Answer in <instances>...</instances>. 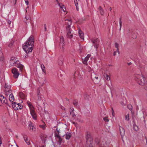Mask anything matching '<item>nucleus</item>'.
<instances>
[{
    "mask_svg": "<svg viewBox=\"0 0 147 147\" xmlns=\"http://www.w3.org/2000/svg\"><path fill=\"white\" fill-rule=\"evenodd\" d=\"M92 141L90 142H89V144H87L89 146V147H92Z\"/></svg>",
    "mask_w": 147,
    "mask_h": 147,
    "instance_id": "nucleus-36",
    "label": "nucleus"
},
{
    "mask_svg": "<svg viewBox=\"0 0 147 147\" xmlns=\"http://www.w3.org/2000/svg\"><path fill=\"white\" fill-rule=\"evenodd\" d=\"M0 100L2 104H6L7 106L10 107V106L7 103V100L6 98L5 97H4L3 95H1L0 96Z\"/></svg>",
    "mask_w": 147,
    "mask_h": 147,
    "instance_id": "nucleus-5",
    "label": "nucleus"
},
{
    "mask_svg": "<svg viewBox=\"0 0 147 147\" xmlns=\"http://www.w3.org/2000/svg\"><path fill=\"white\" fill-rule=\"evenodd\" d=\"M4 87L5 89H7L8 90H9L10 87V86L7 85L6 83H5V85Z\"/></svg>",
    "mask_w": 147,
    "mask_h": 147,
    "instance_id": "nucleus-30",
    "label": "nucleus"
},
{
    "mask_svg": "<svg viewBox=\"0 0 147 147\" xmlns=\"http://www.w3.org/2000/svg\"><path fill=\"white\" fill-rule=\"evenodd\" d=\"M88 59L87 57H85L83 61V63L85 64H87V61L88 60Z\"/></svg>",
    "mask_w": 147,
    "mask_h": 147,
    "instance_id": "nucleus-33",
    "label": "nucleus"
},
{
    "mask_svg": "<svg viewBox=\"0 0 147 147\" xmlns=\"http://www.w3.org/2000/svg\"><path fill=\"white\" fill-rule=\"evenodd\" d=\"M12 106L14 110H19V103L17 104L16 102H14L12 103Z\"/></svg>",
    "mask_w": 147,
    "mask_h": 147,
    "instance_id": "nucleus-10",
    "label": "nucleus"
},
{
    "mask_svg": "<svg viewBox=\"0 0 147 147\" xmlns=\"http://www.w3.org/2000/svg\"><path fill=\"white\" fill-rule=\"evenodd\" d=\"M129 113H128L127 115H126L125 116V119L126 120L129 121Z\"/></svg>",
    "mask_w": 147,
    "mask_h": 147,
    "instance_id": "nucleus-32",
    "label": "nucleus"
},
{
    "mask_svg": "<svg viewBox=\"0 0 147 147\" xmlns=\"http://www.w3.org/2000/svg\"><path fill=\"white\" fill-rule=\"evenodd\" d=\"M23 138L26 143L28 145H30V140L29 139L27 136L25 135H23Z\"/></svg>",
    "mask_w": 147,
    "mask_h": 147,
    "instance_id": "nucleus-15",
    "label": "nucleus"
},
{
    "mask_svg": "<svg viewBox=\"0 0 147 147\" xmlns=\"http://www.w3.org/2000/svg\"><path fill=\"white\" fill-rule=\"evenodd\" d=\"M26 3L27 5L29 4V2L28 0H25Z\"/></svg>",
    "mask_w": 147,
    "mask_h": 147,
    "instance_id": "nucleus-49",
    "label": "nucleus"
},
{
    "mask_svg": "<svg viewBox=\"0 0 147 147\" xmlns=\"http://www.w3.org/2000/svg\"><path fill=\"white\" fill-rule=\"evenodd\" d=\"M62 50L63 51L64 50V47H63L64 45H63V44L62 45Z\"/></svg>",
    "mask_w": 147,
    "mask_h": 147,
    "instance_id": "nucleus-54",
    "label": "nucleus"
},
{
    "mask_svg": "<svg viewBox=\"0 0 147 147\" xmlns=\"http://www.w3.org/2000/svg\"><path fill=\"white\" fill-rule=\"evenodd\" d=\"M55 137H57L59 139V140L57 142V143L59 145H61V144L62 142V139L60 136V135H55Z\"/></svg>",
    "mask_w": 147,
    "mask_h": 147,
    "instance_id": "nucleus-13",
    "label": "nucleus"
},
{
    "mask_svg": "<svg viewBox=\"0 0 147 147\" xmlns=\"http://www.w3.org/2000/svg\"><path fill=\"white\" fill-rule=\"evenodd\" d=\"M9 98V100L10 101L13 102L14 101V97L12 93H11L10 94Z\"/></svg>",
    "mask_w": 147,
    "mask_h": 147,
    "instance_id": "nucleus-19",
    "label": "nucleus"
},
{
    "mask_svg": "<svg viewBox=\"0 0 147 147\" xmlns=\"http://www.w3.org/2000/svg\"><path fill=\"white\" fill-rule=\"evenodd\" d=\"M121 137L123 136L125 133V131L123 128L120 126L119 127Z\"/></svg>",
    "mask_w": 147,
    "mask_h": 147,
    "instance_id": "nucleus-14",
    "label": "nucleus"
},
{
    "mask_svg": "<svg viewBox=\"0 0 147 147\" xmlns=\"http://www.w3.org/2000/svg\"><path fill=\"white\" fill-rule=\"evenodd\" d=\"M64 8V9L63 8V7H62V10H63V11L64 12H65V11H66V9L65 8Z\"/></svg>",
    "mask_w": 147,
    "mask_h": 147,
    "instance_id": "nucleus-53",
    "label": "nucleus"
},
{
    "mask_svg": "<svg viewBox=\"0 0 147 147\" xmlns=\"http://www.w3.org/2000/svg\"><path fill=\"white\" fill-rule=\"evenodd\" d=\"M136 77V78L138 80L136 81L139 85L143 86L147 84V79L142 74L137 75Z\"/></svg>",
    "mask_w": 147,
    "mask_h": 147,
    "instance_id": "nucleus-2",
    "label": "nucleus"
},
{
    "mask_svg": "<svg viewBox=\"0 0 147 147\" xmlns=\"http://www.w3.org/2000/svg\"><path fill=\"white\" fill-rule=\"evenodd\" d=\"M2 144V142L1 140H0V146L1 145V144Z\"/></svg>",
    "mask_w": 147,
    "mask_h": 147,
    "instance_id": "nucleus-63",
    "label": "nucleus"
},
{
    "mask_svg": "<svg viewBox=\"0 0 147 147\" xmlns=\"http://www.w3.org/2000/svg\"><path fill=\"white\" fill-rule=\"evenodd\" d=\"M92 79L94 81V82L95 83H97L98 81V78L97 76H95V77H94V76L93 75H92L91 76Z\"/></svg>",
    "mask_w": 147,
    "mask_h": 147,
    "instance_id": "nucleus-16",
    "label": "nucleus"
},
{
    "mask_svg": "<svg viewBox=\"0 0 147 147\" xmlns=\"http://www.w3.org/2000/svg\"><path fill=\"white\" fill-rule=\"evenodd\" d=\"M5 95L8 96L10 92L11 91V90H10L5 89Z\"/></svg>",
    "mask_w": 147,
    "mask_h": 147,
    "instance_id": "nucleus-29",
    "label": "nucleus"
},
{
    "mask_svg": "<svg viewBox=\"0 0 147 147\" xmlns=\"http://www.w3.org/2000/svg\"><path fill=\"white\" fill-rule=\"evenodd\" d=\"M116 53H117L116 51H114V52L113 54L114 56H115L116 55Z\"/></svg>",
    "mask_w": 147,
    "mask_h": 147,
    "instance_id": "nucleus-58",
    "label": "nucleus"
},
{
    "mask_svg": "<svg viewBox=\"0 0 147 147\" xmlns=\"http://www.w3.org/2000/svg\"><path fill=\"white\" fill-rule=\"evenodd\" d=\"M19 61H16L14 63L12 64L11 63L10 65L11 66L14 65L18 68H19L20 70L22 71L23 69L24 66L23 65L19 63Z\"/></svg>",
    "mask_w": 147,
    "mask_h": 147,
    "instance_id": "nucleus-3",
    "label": "nucleus"
},
{
    "mask_svg": "<svg viewBox=\"0 0 147 147\" xmlns=\"http://www.w3.org/2000/svg\"><path fill=\"white\" fill-rule=\"evenodd\" d=\"M56 130L57 131L58 134H57L56 133H55V135H59V133H60L59 130H58V128H57L56 129Z\"/></svg>",
    "mask_w": 147,
    "mask_h": 147,
    "instance_id": "nucleus-40",
    "label": "nucleus"
},
{
    "mask_svg": "<svg viewBox=\"0 0 147 147\" xmlns=\"http://www.w3.org/2000/svg\"><path fill=\"white\" fill-rule=\"evenodd\" d=\"M19 95L20 97L22 99H24L26 97L25 94L22 92H19Z\"/></svg>",
    "mask_w": 147,
    "mask_h": 147,
    "instance_id": "nucleus-23",
    "label": "nucleus"
},
{
    "mask_svg": "<svg viewBox=\"0 0 147 147\" xmlns=\"http://www.w3.org/2000/svg\"><path fill=\"white\" fill-rule=\"evenodd\" d=\"M65 21H68V22L66 23L67 25V26L66 28V30H70L71 29L70 27L72 23L71 21L70 20H67Z\"/></svg>",
    "mask_w": 147,
    "mask_h": 147,
    "instance_id": "nucleus-11",
    "label": "nucleus"
},
{
    "mask_svg": "<svg viewBox=\"0 0 147 147\" xmlns=\"http://www.w3.org/2000/svg\"><path fill=\"white\" fill-rule=\"evenodd\" d=\"M27 103L29 107L30 110H31L32 109H34L33 106L32 105L30 102L28 101L27 102Z\"/></svg>",
    "mask_w": 147,
    "mask_h": 147,
    "instance_id": "nucleus-24",
    "label": "nucleus"
},
{
    "mask_svg": "<svg viewBox=\"0 0 147 147\" xmlns=\"http://www.w3.org/2000/svg\"><path fill=\"white\" fill-rule=\"evenodd\" d=\"M37 95L40 96V92L39 91H38Z\"/></svg>",
    "mask_w": 147,
    "mask_h": 147,
    "instance_id": "nucleus-55",
    "label": "nucleus"
},
{
    "mask_svg": "<svg viewBox=\"0 0 147 147\" xmlns=\"http://www.w3.org/2000/svg\"><path fill=\"white\" fill-rule=\"evenodd\" d=\"M65 138L67 140H69L71 137V134L70 133L67 132L65 134Z\"/></svg>",
    "mask_w": 147,
    "mask_h": 147,
    "instance_id": "nucleus-20",
    "label": "nucleus"
},
{
    "mask_svg": "<svg viewBox=\"0 0 147 147\" xmlns=\"http://www.w3.org/2000/svg\"><path fill=\"white\" fill-rule=\"evenodd\" d=\"M64 61V58L63 56H61L59 58L58 63L60 65H62Z\"/></svg>",
    "mask_w": 147,
    "mask_h": 147,
    "instance_id": "nucleus-9",
    "label": "nucleus"
},
{
    "mask_svg": "<svg viewBox=\"0 0 147 147\" xmlns=\"http://www.w3.org/2000/svg\"><path fill=\"white\" fill-rule=\"evenodd\" d=\"M103 119L104 120L107 121H109V119L107 118L106 117L104 118Z\"/></svg>",
    "mask_w": 147,
    "mask_h": 147,
    "instance_id": "nucleus-50",
    "label": "nucleus"
},
{
    "mask_svg": "<svg viewBox=\"0 0 147 147\" xmlns=\"http://www.w3.org/2000/svg\"><path fill=\"white\" fill-rule=\"evenodd\" d=\"M78 32H79V36H80L81 38L84 40V33L82 32V31H81L80 30Z\"/></svg>",
    "mask_w": 147,
    "mask_h": 147,
    "instance_id": "nucleus-18",
    "label": "nucleus"
},
{
    "mask_svg": "<svg viewBox=\"0 0 147 147\" xmlns=\"http://www.w3.org/2000/svg\"><path fill=\"white\" fill-rule=\"evenodd\" d=\"M40 126H42V127L43 128V129H45V126H43V125H40Z\"/></svg>",
    "mask_w": 147,
    "mask_h": 147,
    "instance_id": "nucleus-56",
    "label": "nucleus"
},
{
    "mask_svg": "<svg viewBox=\"0 0 147 147\" xmlns=\"http://www.w3.org/2000/svg\"><path fill=\"white\" fill-rule=\"evenodd\" d=\"M131 62H129V63H128V65H131Z\"/></svg>",
    "mask_w": 147,
    "mask_h": 147,
    "instance_id": "nucleus-60",
    "label": "nucleus"
},
{
    "mask_svg": "<svg viewBox=\"0 0 147 147\" xmlns=\"http://www.w3.org/2000/svg\"><path fill=\"white\" fill-rule=\"evenodd\" d=\"M111 109H112V115L113 116H115V113H114V110L113 109V108L112 107L111 108Z\"/></svg>",
    "mask_w": 147,
    "mask_h": 147,
    "instance_id": "nucleus-42",
    "label": "nucleus"
},
{
    "mask_svg": "<svg viewBox=\"0 0 147 147\" xmlns=\"http://www.w3.org/2000/svg\"><path fill=\"white\" fill-rule=\"evenodd\" d=\"M109 10L111 11L112 8H111V7H110V8L109 9Z\"/></svg>",
    "mask_w": 147,
    "mask_h": 147,
    "instance_id": "nucleus-62",
    "label": "nucleus"
},
{
    "mask_svg": "<svg viewBox=\"0 0 147 147\" xmlns=\"http://www.w3.org/2000/svg\"><path fill=\"white\" fill-rule=\"evenodd\" d=\"M7 23L9 24L10 25L11 23V22L10 20H7Z\"/></svg>",
    "mask_w": 147,
    "mask_h": 147,
    "instance_id": "nucleus-48",
    "label": "nucleus"
},
{
    "mask_svg": "<svg viewBox=\"0 0 147 147\" xmlns=\"http://www.w3.org/2000/svg\"><path fill=\"white\" fill-rule=\"evenodd\" d=\"M98 9L101 15H104V11L102 8L101 6H100Z\"/></svg>",
    "mask_w": 147,
    "mask_h": 147,
    "instance_id": "nucleus-22",
    "label": "nucleus"
},
{
    "mask_svg": "<svg viewBox=\"0 0 147 147\" xmlns=\"http://www.w3.org/2000/svg\"><path fill=\"white\" fill-rule=\"evenodd\" d=\"M47 136L45 135H44L43 134H41L40 135V137L42 142L45 144V142L47 140L46 139Z\"/></svg>",
    "mask_w": 147,
    "mask_h": 147,
    "instance_id": "nucleus-12",
    "label": "nucleus"
},
{
    "mask_svg": "<svg viewBox=\"0 0 147 147\" xmlns=\"http://www.w3.org/2000/svg\"><path fill=\"white\" fill-rule=\"evenodd\" d=\"M66 99L67 101H69V99L68 98H66Z\"/></svg>",
    "mask_w": 147,
    "mask_h": 147,
    "instance_id": "nucleus-64",
    "label": "nucleus"
},
{
    "mask_svg": "<svg viewBox=\"0 0 147 147\" xmlns=\"http://www.w3.org/2000/svg\"><path fill=\"white\" fill-rule=\"evenodd\" d=\"M91 133L90 132L87 131V134L86 135V142L87 144H89V142L92 141V138L91 136Z\"/></svg>",
    "mask_w": 147,
    "mask_h": 147,
    "instance_id": "nucleus-4",
    "label": "nucleus"
},
{
    "mask_svg": "<svg viewBox=\"0 0 147 147\" xmlns=\"http://www.w3.org/2000/svg\"><path fill=\"white\" fill-rule=\"evenodd\" d=\"M119 25H120V28H119V30H121V26H122V22H121V18H120L119 19Z\"/></svg>",
    "mask_w": 147,
    "mask_h": 147,
    "instance_id": "nucleus-35",
    "label": "nucleus"
},
{
    "mask_svg": "<svg viewBox=\"0 0 147 147\" xmlns=\"http://www.w3.org/2000/svg\"><path fill=\"white\" fill-rule=\"evenodd\" d=\"M12 72L13 74V76L15 78H17L19 74L18 71L16 68H14L12 69Z\"/></svg>",
    "mask_w": 147,
    "mask_h": 147,
    "instance_id": "nucleus-6",
    "label": "nucleus"
},
{
    "mask_svg": "<svg viewBox=\"0 0 147 147\" xmlns=\"http://www.w3.org/2000/svg\"><path fill=\"white\" fill-rule=\"evenodd\" d=\"M44 27L45 31L46 32L47 30V26H46V24H44Z\"/></svg>",
    "mask_w": 147,
    "mask_h": 147,
    "instance_id": "nucleus-45",
    "label": "nucleus"
},
{
    "mask_svg": "<svg viewBox=\"0 0 147 147\" xmlns=\"http://www.w3.org/2000/svg\"><path fill=\"white\" fill-rule=\"evenodd\" d=\"M76 116V115L74 113H73L72 115V117H74Z\"/></svg>",
    "mask_w": 147,
    "mask_h": 147,
    "instance_id": "nucleus-51",
    "label": "nucleus"
},
{
    "mask_svg": "<svg viewBox=\"0 0 147 147\" xmlns=\"http://www.w3.org/2000/svg\"><path fill=\"white\" fill-rule=\"evenodd\" d=\"M34 38L33 36H31L25 42V45L23 46V48L27 53L31 52L34 46Z\"/></svg>",
    "mask_w": 147,
    "mask_h": 147,
    "instance_id": "nucleus-1",
    "label": "nucleus"
},
{
    "mask_svg": "<svg viewBox=\"0 0 147 147\" xmlns=\"http://www.w3.org/2000/svg\"><path fill=\"white\" fill-rule=\"evenodd\" d=\"M117 51L118 53L119 54V49H118V50L117 49Z\"/></svg>",
    "mask_w": 147,
    "mask_h": 147,
    "instance_id": "nucleus-61",
    "label": "nucleus"
},
{
    "mask_svg": "<svg viewBox=\"0 0 147 147\" xmlns=\"http://www.w3.org/2000/svg\"><path fill=\"white\" fill-rule=\"evenodd\" d=\"M15 60V58L13 57H11V59H10V61H13Z\"/></svg>",
    "mask_w": 147,
    "mask_h": 147,
    "instance_id": "nucleus-46",
    "label": "nucleus"
},
{
    "mask_svg": "<svg viewBox=\"0 0 147 147\" xmlns=\"http://www.w3.org/2000/svg\"><path fill=\"white\" fill-rule=\"evenodd\" d=\"M91 55L90 54H88L87 55V57H88V59H89L91 56Z\"/></svg>",
    "mask_w": 147,
    "mask_h": 147,
    "instance_id": "nucleus-52",
    "label": "nucleus"
},
{
    "mask_svg": "<svg viewBox=\"0 0 147 147\" xmlns=\"http://www.w3.org/2000/svg\"><path fill=\"white\" fill-rule=\"evenodd\" d=\"M92 41L94 44V47L97 49L99 45V41L97 38H94L92 40Z\"/></svg>",
    "mask_w": 147,
    "mask_h": 147,
    "instance_id": "nucleus-7",
    "label": "nucleus"
},
{
    "mask_svg": "<svg viewBox=\"0 0 147 147\" xmlns=\"http://www.w3.org/2000/svg\"><path fill=\"white\" fill-rule=\"evenodd\" d=\"M127 107L128 109L129 110H131L132 109V106L131 105H127Z\"/></svg>",
    "mask_w": 147,
    "mask_h": 147,
    "instance_id": "nucleus-39",
    "label": "nucleus"
},
{
    "mask_svg": "<svg viewBox=\"0 0 147 147\" xmlns=\"http://www.w3.org/2000/svg\"><path fill=\"white\" fill-rule=\"evenodd\" d=\"M38 96V99H37V102H38V105L40 106L38 104H39V103H38V101H40L41 100V97L40 96L37 95Z\"/></svg>",
    "mask_w": 147,
    "mask_h": 147,
    "instance_id": "nucleus-34",
    "label": "nucleus"
},
{
    "mask_svg": "<svg viewBox=\"0 0 147 147\" xmlns=\"http://www.w3.org/2000/svg\"><path fill=\"white\" fill-rule=\"evenodd\" d=\"M119 45L117 42L115 43V47L117 48V50L119 49Z\"/></svg>",
    "mask_w": 147,
    "mask_h": 147,
    "instance_id": "nucleus-38",
    "label": "nucleus"
},
{
    "mask_svg": "<svg viewBox=\"0 0 147 147\" xmlns=\"http://www.w3.org/2000/svg\"><path fill=\"white\" fill-rule=\"evenodd\" d=\"M133 128L134 130L136 131H137L139 130L138 127L136 125H133Z\"/></svg>",
    "mask_w": 147,
    "mask_h": 147,
    "instance_id": "nucleus-31",
    "label": "nucleus"
},
{
    "mask_svg": "<svg viewBox=\"0 0 147 147\" xmlns=\"http://www.w3.org/2000/svg\"><path fill=\"white\" fill-rule=\"evenodd\" d=\"M74 2L76 7V9L77 11H78V0H74Z\"/></svg>",
    "mask_w": 147,
    "mask_h": 147,
    "instance_id": "nucleus-26",
    "label": "nucleus"
},
{
    "mask_svg": "<svg viewBox=\"0 0 147 147\" xmlns=\"http://www.w3.org/2000/svg\"><path fill=\"white\" fill-rule=\"evenodd\" d=\"M67 30L68 31L67 32V37L69 38H71L73 37V34L71 33L70 30Z\"/></svg>",
    "mask_w": 147,
    "mask_h": 147,
    "instance_id": "nucleus-17",
    "label": "nucleus"
},
{
    "mask_svg": "<svg viewBox=\"0 0 147 147\" xmlns=\"http://www.w3.org/2000/svg\"><path fill=\"white\" fill-rule=\"evenodd\" d=\"M74 109H70V111H69L70 114H71L72 113H74L73 111H74Z\"/></svg>",
    "mask_w": 147,
    "mask_h": 147,
    "instance_id": "nucleus-43",
    "label": "nucleus"
},
{
    "mask_svg": "<svg viewBox=\"0 0 147 147\" xmlns=\"http://www.w3.org/2000/svg\"><path fill=\"white\" fill-rule=\"evenodd\" d=\"M4 60V59H3V58H2V57H1V59H0V61H3Z\"/></svg>",
    "mask_w": 147,
    "mask_h": 147,
    "instance_id": "nucleus-57",
    "label": "nucleus"
},
{
    "mask_svg": "<svg viewBox=\"0 0 147 147\" xmlns=\"http://www.w3.org/2000/svg\"><path fill=\"white\" fill-rule=\"evenodd\" d=\"M43 67H42V68H41L43 72H45V67L44 65H43Z\"/></svg>",
    "mask_w": 147,
    "mask_h": 147,
    "instance_id": "nucleus-44",
    "label": "nucleus"
},
{
    "mask_svg": "<svg viewBox=\"0 0 147 147\" xmlns=\"http://www.w3.org/2000/svg\"><path fill=\"white\" fill-rule=\"evenodd\" d=\"M64 38L63 36H61L60 37V45H64Z\"/></svg>",
    "mask_w": 147,
    "mask_h": 147,
    "instance_id": "nucleus-27",
    "label": "nucleus"
},
{
    "mask_svg": "<svg viewBox=\"0 0 147 147\" xmlns=\"http://www.w3.org/2000/svg\"><path fill=\"white\" fill-rule=\"evenodd\" d=\"M77 120L78 121L81 122H82V121H81L80 119H77Z\"/></svg>",
    "mask_w": 147,
    "mask_h": 147,
    "instance_id": "nucleus-59",
    "label": "nucleus"
},
{
    "mask_svg": "<svg viewBox=\"0 0 147 147\" xmlns=\"http://www.w3.org/2000/svg\"><path fill=\"white\" fill-rule=\"evenodd\" d=\"M32 123L31 122L29 124V127L30 129H31L32 131H34L35 130V128H34V127L32 125Z\"/></svg>",
    "mask_w": 147,
    "mask_h": 147,
    "instance_id": "nucleus-25",
    "label": "nucleus"
},
{
    "mask_svg": "<svg viewBox=\"0 0 147 147\" xmlns=\"http://www.w3.org/2000/svg\"><path fill=\"white\" fill-rule=\"evenodd\" d=\"M104 78L107 80L109 81L110 79L109 76L106 73H105L103 75Z\"/></svg>",
    "mask_w": 147,
    "mask_h": 147,
    "instance_id": "nucleus-21",
    "label": "nucleus"
},
{
    "mask_svg": "<svg viewBox=\"0 0 147 147\" xmlns=\"http://www.w3.org/2000/svg\"><path fill=\"white\" fill-rule=\"evenodd\" d=\"M13 45V42H11L10 43L9 45V46L11 47L12 45Z\"/></svg>",
    "mask_w": 147,
    "mask_h": 147,
    "instance_id": "nucleus-47",
    "label": "nucleus"
},
{
    "mask_svg": "<svg viewBox=\"0 0 147 147\" xmlns=\"http://www.w3.org/2000/svg\"><path fill=\"white\" fill-rule=\"evenodd\" d=\"M58 4V5L61 8H62V6H63L64 5L62 3H59V2H57Z\"/></svg>",
    "mask_w": 147,
    "mask_h": 147,
    "instance_id": "nucleus-37",
    "label": "nucleus"
},
{
    "mask_svg": "<svg viewBox=\"0 0 147 147\" xmlns=\"http://www.w3.org/2000/svg\"><path fill=\"white\" fill-rule=\"evenodd\" d=\"M73 104L75 106H77L78 104V100L75 99L73 102Z\"/></svg>",
    "mask_w": 147,
    "mask_h": 147,
    "instance_id": "nucleus-28",
    "label": "nucleus"
},
{
    "mask_svg": "<svg viewBox=\"0 0 147 147\" xmlns=\"http://www.w3.org/2000/svg\"><path fill=\"white\" fill-rule=\"evenodd\" d=\"M19 109H22L23 108V106L21 105L20 103H19Z\"/></svg>",
    "mask_w": 147,
    "mask_h": 147,
    "instance_id": "nucleus-41",
    "label": "nucleus"
},
{
    "mask_svg": "<svg viewBox=\"0 0 147 147\" xmlns=\"http://www.w3.org/2000/svg\"><path fill=\"white\" fill-rule=\"evenodd\" d=\"M30 113L33 118L34 119H36V115L34 111V109L30 110Z\"/></svg>",
    "mask_w": 147,
    "mask_h": 147,
    "instance_id": "nucleus-8",
    "label": "nucleus"
}]
</instances>
